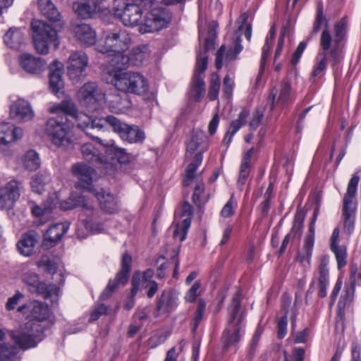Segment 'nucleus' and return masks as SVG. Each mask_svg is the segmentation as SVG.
Wrapping results in <instances>:
<instances>
[{
	"mask_svg": "<svg viewBox=\"0 0 361 361\" xmlns=\"http://www.w3.org/2000/svg\"><path fill=\"white\" fill-rule=\"evenodd\" d=\"M50 111L56 114L63 113L66 116H71L74 120V123L77 127L102 145L105 148L106 154L111 159L116 158L121 164L129 161V156L126 149L116 146L114 140H103L92 134V130H102L104 128V123H106L105 118L92 119L85 114L77 112L75 106L66 102H63L59 105L52 107Z\"/></svg>",
	"mask_w": 361,
	"mask_h": 361,
	"instance_id": "f257e3e1",
	"label": "nucleus"
},
{
	"mask_svg": "<svg viewBox=\"0 0 361 361\" xmlns=\"http://www.w3.org/2000/svg\"><path fill=\"white\" fill-rule=\"evenodd\" d=\"M71 172L78 179L75 186L93 192L99 202L102 209L109 213H114L118 210L117 201L113 195L105 192L103 189L97 192L94 190H92L91 185L95 174L94 169L82 162H78L72 166Z\"/></svg>",
	"mask_w": 361,
	"mask_h": 361,
	"instance_id": "f03ea898",
	"label": "nucleus"
},
{
	"mask_svg": "<svg viewBox=\"0 0 361 361\" xmlns=\"http://www.w3.org/2000/svg\"><path fill=\"white\" fill-rule=\"evenodd\" d=\"M240 303V293L237 291L232 298L231 305L228 307V322L221 339L224 350L236 346L244 333L243 321L245 315Z\"/></svg>",
	"mask_w": 361,
	"mask_h": 361,
	"instance_id": "7ed1b4c3",
	"label": "nucleus"
},
{
	"mask_svg": "<svg viewBox=\"0 0 361 361\" xmlns=\"http://www.w3.org/2000/svg\"><path fill=\"white\" fill-rule=\"evenodd\" d=\"M131 43L130 35L126 30L117 29L106 32L103 40L97 44L96 49L112 57L109 63L116 68L117 61H120V56H123L124 52L128 49Z\"/></svg>",
	"mask_w": 361,
	"mask_h": 361,
	"instance_id": "20e7f679",
	"label": "nucleus"
},
{
	"mask_svg": "<svg viewBox=\"0 0 361 361\" xmlns=\"http://www.w3.org/2000/svg\"><path fill=\"white\" fill-rule=\"evenodd\" d=\"M32 37L35 51L42 55L47 54L49 48L58 49L60 42L57 32L49 24L39 20H33L30 25Z\"/></svg>",
	"mask_w": 361,
	"mask_h": 361,
	"instance_id": "39448f33",
	"label": "nucleus"
},
{
	"mask_svg": "<svg viewBox=\"0 0 361 361\" xmlns=\"http://www.w3.org/2000/svg\"><path fill=\"white\" fill-rule=\"evenodd\" d=\"M67 121L66 117L65 121L63 117H52L48 119L45 127V132L51 142L57 147L66 149L72 148L75 144L73 126Z\"/></svg>",
	"mask_w": 361,
	"mask_h": 361,
	"instance_id": "423d86ee",
	"label": "nucleus"
},
{
	"mask_svg": "<svg viewBox=\"0 0 361 361\" xmlns=\"http://www.w3.org/2000/svg\"><path fill=\"white\" fill-rule=\"evenodd\" d=\"M60 207L63 210H71L78 207H82L87 216V218L84 220L86 228L93 233H99L104 230L103 224L97 222L99 218V212L94 209L92 204L85 196L73 192L68 199L61 202Z\"/></svg>",
	"mask_w": 361,
	"mask_h": 361,
	"instance_id": "0eeeda50",
	"label": "nucleus"
},
{
	"mask_svg": "<svg viewBox=\"0 0 361 361\" xmlns=\"http://www.w3.org/2000/svg\"><path fill=\"white\" fill-rule=\"evenodd\" d=\"M111 82L116 90L128 94H142L148 90L147 80L139 73L123 72L116 73Z\"/></svg>",
	"mask_w": 361,
	"mask_h": 361,
	"instance_id": "6e6552de",
	"label": "nucleus"
},
{
	"mask_svg": "<svg viewBox=\"0 0 361 361\" xmlns=\"http://www.w3.org/2000/svg\"><path fill=\"white\" fill-rule=\"evenodd\" d=\"M11 339L21 348L26 350L35 347L43 339L41 326L32 321L9 331Z\"/></svg>",
	"mask_w": 361,
	"mask_h": 361,
	"instance_id": "1a4fd4ad",
	"label": "nucleus"
},
{
	"mask_svg": "<svg viewBox=\"0 0 361 361\" xmlns=\"http://www.w3.org/2000/svg\"><path fill=\"white\" fill-rule=\"evenodd\" d=\"M359 180L358 175L354 174L348 183L347 192L343 197L342 209L343 227L345 232L348 234H350L354 230L357 211L355 195Z\"/></svg>",
	"mask_w": 361,
	"mask_h": 361,
	"instance_id": "9d476101",
	"label": "nucleus"
},
{
	"mask_svg": "<svg viewBox=\"0 0 361 361\" xmlns=\"http://www.w3.org/2000/svg\"><path fill=\"white\" fill-rule=\"evenodd\" d=\"M77 96L80 104L92 111L99 109L106 99L104 92L95 82H85L78 90Z\"/></svg>",
	"mask_w": 361,
	"mask_h": 361,
	"instance_id": "9b49d317",
	"label": "nucleus"
},
{
	"mask_svg": "<svg viewBox=\"0 0 361 361\" xmlns=\"http://www.w3.org/2000/svg\"><path fill=\"white\" fill-rule=\"evenodd\" d=\"M171 19V15L166 8H154L146 14L139 31L142 34L159 31L167 27Z\"/></svg>",
	"mask_w": 361,
	"mask_h": 361,
	"instance_id": "f8f14e48",
	"label": "nucleus"
},
{
	"mask_svg": "<svg viewBox=\"0 0 361 361\" xmlns=\"http://www.w3.org/2000/svg\"><path fill=\"white\" fill-rule=\"evenodd\" d=\"M80 150L83 159L100 169L104 173L111 175L114 173L115 166L112 161H118L116 158L111 159L108 156L111 161L107 160L100 154L94 145L90 142L82 144Z\"/></svg>",
	"mask_w": 361,
	"mask_h": 361,
	"instance_id": "ddd939ff",
	"label": "nucleus"
},
{
	"mask_svg": "<svg viewBox=\"0 0 361 361\" xmlns=\"http://www.w3.org/2000/svg\"><path fill=\"white\" fill-rule=\"evenodd\" d=\"M105 121L112 127L114 131L125 141L130 143H137L143 142L145 138L144 132L137 126H129L114 116H107Z\"/></svg>",
	"mask_w": 361,
	"mask_h": 361,
	"instance_id": "4468645a",
	"label": "nucleus"
},
{
	"mask_svg": "<svg viewBox=\"0 0 361 361\" xmlns=\"http://www.w3.org/2000/svg\"><path fill=\"white\" fill-rule=\"evenodd\" d=\"M23 281L28 286L30 292L36 293L44 298L58 297L59 295L60 288L56 285L40 282L38 276L35 273H25Z\"/></svg>",
	"mask_w": 361,
	"mask_h": 361,
	"instance_id": "2eb2a0df",
	"label": "nucleus"
},
{
	"mask_svg": "<svg viewBox=\"0 0 361 361\" xmlns=\"http://www.w3.org/2000/svg\"><path fill=\"white\" fill-rule=\"evenodd\" d=\"M208 56L200 51L197 56L196 68L192 83V92L196 101H200L205 93L204 73L207 69Z\"/></svg>",
	"mask_w": 361,
	"mask_h": 361,
	"instance_id": "dca6fc26",
	"label": "nucleus"
},
{
	"mask_svg": "<svg viewBox=\"0 0 361 361\" xmlns=\"http://www.w3.org/2000/svg\"><path fill=\"white\" fill-rule=\"evenodd\" d=\"M131 265L132 257L128 254L125 253L122 257L121 269L114 280H109L106 288L101 294L100 298L102 300L108 299L120 285H124L127 283L131 270Z\"/></svg>",
	"mask_w": 361,
	"mask_h": 361,
	"instance_id": "f3484780",
	"label": "nucleus"
},
{
	"mask_svg": "<svg viewBox=\"0 0 361 361\" xmlns=\"http://www.w3.org/2000/svg\"><path fill=\"white\" fill-rule=\"evenodd\" d=\"M88 65L87 55L82 51L73 52L68 61L67 73L73 82H78L85 76V69Z\"/></svg>",
	"mask_w": 361,
	"mask_h": 361,
	"instance_id": "a211bd4d",
	"label": "nucleus"
},
{
	"mask_svg": "<svg viewBox=\"0 0 361 361\" xmlns=\"http://www.w3.org/2000/svg\"><path fill=\"white\" fill-rule=\"evenodd\" d=\"M149 49L147 44H140L134 47L130 54L120 56V61H117L116 69H126L132 66H140L149 56Z\"/></svg>",
	"mask_w": 361,
	"mask_h": 361,
	"instance_id": "6ab92c4d",
	"label": "nucleus"
},
{
	"mask_svg": "<svg viewBox=\"0 0 361 361\" xmlns=\"http://www.w3.org/2000/svg\"><path fill=\"white\" fill-rule=\"evenodd\" d=\"M21 183L13 179L0 188V209L13 208L19 199Z\"/></svg>",
	"mask_w": 361,
	"mask_h": 361,
	"instance_id": "aec40b11",
	"label": "nucleus"
},
{
	"mask_svg": "<svg viewBox=\"0 0 361 361\" xmlns=\"http://www.w3.org/2000/svg\"><path fill=\"white\" fill-rule=\"evenodd\" d=\"M18 312L22 313L27 319L42 322L49 316V307L39 301H32L20 306Z\"/></svg>",
	"mask_w": 361,
	"mask_h": 361,
	"instance_id": "412c9836",
	"label": "nucleus"
},
{
	"mask_svg": "<svg viewBox=\"0 0 361 361\" xmlns=\"http://www.w3.org/2000/svg\"><path fill=\"white\" fill-rule=\"evenodd\" d=\"M115 15L118 16L125 26L135 27L140 25L142 17V10L137 4H126L123 9H116Z\"/></svg>",
	"mask_w": 361,
	"mask_h": 361,
	"instance_id": "4be33fe9",
	"label": "nucleus"
},
{
	"mask_svg": "<svg viewBox=\"0 0 361 361\" xmlns=\"http://www.w3.org/2000/svg\"><path fill=\"white\" fill-rule=\"evenodd\" d=\"M314 240V231L311 226L310 228V233L304 239L303 245L299 250L296 258V262L301 267L302 273H305L310 267Z\"/></svg>",
	"mask_w": 361,
	"mask_h": 361,
	"instance_id": "5701e85b",
	"label": "nucleus"
},
{
	"mask_svg": "<svg viewBox=\"0 0 361 361\" xmlns=\"http://www.w3.org/2000/svg\"><path fill=\"white\" fill-rule=\"evenodd\" d=\"M10 117L18 122H27L32 119L34 111L29 102L18 99L10 106Z\"/></svg>",
	"mask_w": 361,
	"mask_h": 361,
	"instance_id": "b1692460",
	"label": "nucleus"
},
{
	"mask_svg": "<svg viewBox=\"0 0 361 361\" xmlns=\"http://www.w3.org/2000/svg\"><path fill=\"white\" fill-rule=\"evenodd\" d=\"M20 67L27 73L39 75L42 73L47 66L44 59L34 56L30 54H23L19 57Z\"/></svg>",
	"mask_w": 361,
	"mask_h": 361,
	"instance_id": "393cba45",
	"label": "nucleus"
},
{
	"mask_svg": "<svg viewBox=\"0 0 361 361\" xmlns=\"http://www.w3.org/2000/svg\"><path fill=\"white\" fill-rule=\"evenodd\" d=\"M22 128L16 127L13 124L0 123V147H6L22 138Z\"/></svg>",
	"mask_w": 361,
	"mask_h": 361,
	"instance_id": "a878e982",
	"label": "nucleus"
},
{
	"mask_svg": "<svg viewBox=\"0 0 361 361\" xmlns=\"http://www.w3.org/2000/svg\"><path fill=\"white\" fill-rule=\"evenodd\" d=\"M106 102L112 112L121 114L126 112L131 106V102L128 93L114 92L106 97Z\"/></svg>",
	"mask_w": 361,
	"mask_h": 361,
	"instance_id": "bb28decb",
	"label": "nucleus"
},
{
	"mask_svg": "<svg viewBox=\"0 0 361 361\" xmlns=\"http://www.w3.org/2000/svg\"><path fill=\"white\" fill-rule=\"evenodd\" d=\"M73 33L75 39L84 46L90 47L96 43V32L88 24L82 23L75 25Z\"/></svg>",
	"mask_w": 361,
	"mask_h": 361,
	"instance_id": "cd10ccee",
	"label": "nucleus"
},
{
	"mask_svg": "<svg viewBox=\"0 0 361 361\" xmlns=\"http://www.w3.org/2000/svg\"><path fill=\"white\" fill-rule=\"evenodd\" d=\"M178 295L171 288L165 289L157 298V311L162 313H170L177 306Z\"/></svg>",
	"mask_w": 361,
	"mask_h": 361,
	"instance_id": "c85d7f7f",
	"label": "nucleus"
},
{
	"mask_svg": "<svg viewBox=\"0 0 361 361\" xmlns=\"http://www.w3.org/2000/svg\"><path fill=\"white\" fill-rule=\"evenodd\" d=\"M63 63L58 60H54L49 66V87L55 94H59L63 87Z\"/></svg>",
	"mask_w": 361,
	"mask_h": 361,
	"instance_id": "c756f323",
	"label": "nucleus"
},
{
	"mask_svg": "<svg viewBox=\"0 0 361 361\" xmlns=\"http://www.w3.org/2000/svg\"><path fill=\"white\" fill-rule=\"evenodd\" d=\"M192 207L188 202H185L182 207V216H185L181 224H178L173 231L174 238L183 241L186 238L188 231L191 224Z\"/></svg>",
	"mask_w": 361,
	"mask_h": 361,
	"instance_id": "7c9ffc66",
	"label": "nucleus"
},
{
	"mask_svg": "<svg viewBox=\"0 0 361 361\" xmlns=\"http://www.w3.org/2000/svg\"><path fill=\"white\" fill-rule=\"evenodd\" d=\"M37 243V234L34 231H30L23 234L18 242V250L22 255L30 257L34 253Z\"/></svg>",
	"mask_w": 361,
	"mask_h": 361,
	"instance_id": "2f4dec72",
	"label": "nucleus"
},
{
	"mask_svg": "<svg viewBox=\"0 0 361 361\" xmlns=\"http://www.w3.org/2000/svg\"><path fill=\"white\" fill-rule=\"evenodd\" d=\"M68 229L69 224L68 222L58 223L51 226L44 235V243L46 244L49 243V245L51 247L54 246Z\"/></svg>",
	"mask_w": 361,
	"mask_h": 361,
	"instance_id": "473e14b6",
	"label": "nucleus"
},
{
	"mask_svg": "<svg viewBox=\"0 0 361 361\" xmlns=\"http://www.w3.org/2000/svg\"><path fill=\"white\" fill-rule=\"evenodd\" d=\"M4 41L11 49H19L25 43V36L20 29L11 27L4 35Z\"/></svg>",
	"mask_w": 361,
	"mask_h": 361,
	"instance_id": "72a5a7b5",
	"label": "nucleus"
},
{
	"mask_svg": "<svg viewBox=\"0 0 361 361\" xmlns=\"http://www.w3.org/2000/svg\"><path fill=\"white\" fill-rule=\"evenodd\" d=\"M255 147L250 148L243 156L239 172V178L238 180V185L240 190L245 183L247 178L250 172L251 158L254 154Z\"/></svg>",
	"mask_w": 361,
	"mask_h": 361,
	"instance_id": "f704fd0d",
	"label": "nucleus"
},
{
	"mask_svg": "<svg viewBox=\"0 0 361 361\" xmlns=\"http://www.w3.org/2000/svg\"><path fill=\"white\" fill-rule=\"evenodd\" d=\"M247 116L248 112L243 110L239 114L238 118L231 123L229 129L223 140L224 144L228 145L231 142L233 135L245 125Z\"/></svg>",
	"mask_w": 361,
	"mask_h": 361,
	"instance_id": "c9c22d12",
	"label": "nucleus"
},
{
	"mask_svg": "<svg viewBox=\"0 0 361 361\" xmlns=\"http://www.w3.org/2000/svg\"><path fill=\"white\" fill-rule=\"evenodd\" d=\"M38 7L43 16L49 20L59 21L61 19V14L51 0H38Z\"/></svg>",
	"mask_w": 361,
	"mask_h": 361,
	"instance_id": "e433bc0d",
	"label": "nucleus"
},
{
	"mask_svg": "<svg viewBox=\"0 0 361 361\" xmlns=\"http://www.w3.org/2000/svg\"><path fill=\"white\" fill-rule=\"evenodd\" d=\"M207 140L205 133L200 130H194L191 134V138L187 143L185 156L189 157L198 149L201 145Z\"/></svg>",
	"mask_w": 361,
	"mask_h": 361,
	"instance_id": "4c0bfd02",
	"label": "nucleus"
},
{
	"mask_svg": "<svg viewBox=\"0 0 361 361\" xmlns=\"http://www.w3.org/2000/svg\"><path fill=\"white\" fill-rule=\"evenodd\" d=\"M202 151L203 149H202L200 152L195 154L193 161L188 166L186 169L185 178L183 180V185L185 186L189 185L190 183V180H192L195 178V173L196 172V170L202 162Z\"/></svg>",
	"mask_w": 361,
	"mask_h": 361,
	"instance_id": "58836bf2",
	"label": "nucleus"
},
{
	"mask_svg": "<svg viewBox=\"0 0 361 361\" xmlns=\"http://www.w3.org/2000/svg\"><path fill=\"white\" fill-rule=\"evenodd\" d=\"M23 166L28 171H36L40 166L39 154L34 150L27 152L22 158Z\"/></svg>",
	"mask_w": 361,
	"mask_h": 361,
	"instance_id": "ea45409f",
	"label": "nucleus"
},
{
	"mask_svg": "<svg viewBox=\"0 0 361 361\" xmlns=\"http://www.w3.org/2000/svg\"><path fill=\"white\" fill-rule=\"evenodd\" d=\"M140 283H141V274L139 271L135 272L132 279V289H131V292H130V298L128 300V301L126 302L123 305V307L125 310H130L134 306L133 298L135 296V295L137 294V293L139 290Z\"/></svg>",
	"mask_w": 361,
	"mask_h": 361,
	"instance_id": "a19ab883",
	"label": "nucleus"
},
{
	"mask_svg": "<svg viewBox=\"0 0 361 361\" xmlns=\"http://www.w3.org/2000/svg\"><path fill=\"white\" fill-rule=\"evenodd\" d=\"M206 310V303L205 302L200 299L198 300L197 307L195 313V316L193 317L192 322V331H195L197 329L200 323L203 319V317L204 314V312Z\"/></svg>",
	"mask_w": 361,
	"mask_h": 361,
	"instance_id": "79ce46f5",
	"label": "nucleus"
},
{
	"mask_svg": "<svg viewBox=\"0 0 361 361\" xmlns=\"http://www.w3.org/2000/svg\"><path fill=\"white\" fill-rule=\"evenodd\" d=\"M248 17L247 13H243L238 20V22L240 23L238 27V32L241 34L243 33L247 39L250 41L252 37V27L251 25L247 23Z\"/></svg>",
	"mask_w": 361,
	"mask_h": 361,
	"instance_id": "37998d69",
	"label": "nucleus"
},
{
	"mask_svg": "<svg viewBox=\"0 0 361 361\" xmlns=\"http://www.w3.org/2000/svg\"><path fill=\"white\" fill-rule=\"evenodd\" d=\"M18 353L17 348L8 343L0 344V361H7Z\"/></svg>",
	"mask_w": 361,
	"mask_h": 361,
	"instance_id": "c03bdc74",
	"label": "nucleus"
},
{
	"mask_svg": "<svg viewBox=\"0 0 361 361\" xmlns=\"http://www.w3.org/2000/svg\"><path fill=\"white\" fill-rule=\"evenodd\" d=\"M220 88V78L216 73H213L211 77L208 97L210 100L214 101L218 98Z\"/></svg>",
	"mask_w": 361,
	"mask_h": 361,
	"instance_id": "a18cd8bd",
	"label": "nucleus"
},
{
	"mask_svg": "<svg viewBox=\"0 0 361 361\" xmlns=\"http://www.w3.org/2000/svg\"><path fill=\"white\" fill-rule=\"evenodd\" d=\"M328 261L323 258L321 260L318 268L319 276L317 279L318 284H329V269L327 268Z\"/></svg>",
	"mask_w": 361,
	"mask_h": 361,
	"instance_id": "49530a36",
	"label": "nucleus"
},
{
	"mask_svg": "<svg viewBox=\"0 0 361 361\" xmlns=\"http://www.w3.org/2000/svg\"><path fill=\"white\" fill-rule=\"evenodd\" d=\"M46 182V177L40 173L35 175L30 182V185L33 192L41 194L44 190V186Z\"/></svg>",
	"mask_w": 361,
	"mask_h": 361,
	"instance_id": "de8ad7c7",
	"label": "nucleus"
},
{
	"mask_svg": "<svg viewBox=\"0 0 361 361\" xmlns=\"http://www.w3.org/2000/svg\"><path fill=\"white\" fill-rule=\"evenodd\" d=\"M332 252L335 254L338 263V268L341 269L346 263V250L345 248L339 247L338 245L331 247Z\"/></svg>",
	"mask_w": 361,
	"mask_h": 361,
	"instance_id": "09e8293b",
	"label": "nucleus"
},
{
	"mask_svg": "<svg viewBox=\"0 0 361 361\" xmlns=\"http://www.w3.org/2000/svg\"><path fill=\"white\" fill-rule=\"evenodd\" d=\"M291 27H292V19H291V17L289 16L288 18V19L286 20V21L283 25L281 36H280L279 43H278V47L276 51V55H278L279 54L281 45L283 44V37L285 36L289 35Z\"/></svg>",
	"mask_w": 361,
	"mask_h": 361,
	"instance_id": "8fccbe9b",
	"label": "nucleus"
},
{
	"mask_svg": "<svg viewBox=\"0 0 361 361\" xmlns=\"http://www.w3.org/2000/svg\"><path fill=\"white\" fill-rule=\"evenodd\" d=\"M322 56L321 59L318 61V63L315 65L313 71L312 73V76L314 78H316L320 75L321 73H322L327 65V54L326 52L324 51L322 54H319Z\"/></svg>",
	"mask_w": 361,
	"mask_h": 361,
	"instance_id": "3c124183",
	"label": "nucleus"
},
{
	"mask_svg": "<svg viewBox=\"0 0 361 361\" xmlns=\"http://www.w3.org/2000/svg\"><path fill=\"white\" fill-rule=\"evenodd\" d=\"M201 287V283L200 281H196L189 290L186 293L185 299L186 301L192 302L200 295V288Z\"/></svg>",
	"mask_w": 361,
	"mask_h": 361,
	"instance_id": "603ef678",
	"label": "nucleus"
},
{
	"mask_svg": "<svg viewBox=\"0 0 361 361\" xmlns=\"http://www.w3.org/2000/svg\"><path fill=\"white\" fill-rule=\"evenodd\" d=\"M243 50V46L241 44V39L239 35L236 37L235 41V47L234 49H229L226 55V60H232L234 59L236 56Z\"/></svg>",
	"mask_w": 361,
	"mask_h": 361,
	"instance_id": "864d4df0",
	"label": "nucleus"
},
{
	"mask_svg": "<svg viewBox=\"0 0 361 361\" xmlns=\"http://www.w3.org/2000/svg\"><path fill=\"white\" fill-rule=\"evenodd\" d=\"M263 117L264 113L259 109H257L253 112L252 118L249 123V126L251 130H255L259 127L262 123Z\"/></svg>",
	"mask_w": 361,
	"mask_h": 361,
	"instance_id": "5fc2aeb1",
	"label": "nucleus"
},
{
	"mask_svg": "<svg viewBox=\"0 0 361 361\" xmlns=\"http://www.w3.org/2000/svg\"><path fill=\"white\" fill-rule=\"evenodd\" d=\"M24 298V295L20 291H17L16 294L9 298L6 303L5 307L6 310L11 311L16 308L20 300Z\"/></svg>",
	"mask_w": 361,
	"mask_h": 361,
	"instance_id": "6e6d98bb",
	"label": "nucleus"
},
{
	"mask_svg": "<svg viewBox=\"0 0 361 361\" xmlns=\"http://www.w3.org/2000/svg\"><path fill=\"white\" fill-rule=\"evenodd\" d=\"M345 23L342 20L336 24L334 30H335V42L338 43L341 42L345 35Z\"/></svg>",
	"mask_w": 361,
	"mask_h": 361,
	"instance_id": "4d7b16f0",
	"label": "nucleus"
},
{
	"mask_svg": "<svg viewBox=\"0 0 361 361\" xmlns=\"http://www.w3.org/2000/svg\"><path fill=\"white\" fill-rule=\"evenodd\" d=\"M108 307L104 305V304L99 305L92 312L90 322H94L97 320L102 315L108 314Z\"/></svg>",
	"mask_w": 361,
	"mask_h": 361,
	"instance_id": "13d9d810",
	"label": "nucleus"
},
{
	"mask_svg": "<svg viewBox=\"0 0 361 361\" xmlns=\"http://www.w3.org/2000/svg\"><path fill=\"white\" fill-rule=\"evenodd\" d=\"M332 42L331 36L329 33V32L327 30H324L322 32L321 39H320V44L324 49V51L326 52V51L329 50L331 47Z\"/></svg>",
	"mask_w": 361,
	"mask_h": 361,
	"instance_id": "bf43d9fd",
	"label": "nucleus"
},
{
	"mask_svg": "<svg viewBox=\"0 0 361 361\" xmlns=\"http://www.w3.org/2000/svg\"><path fill=\"white\" fill-rule=\"evenodd\" d=\"M291 92V85L290 82H284L282 85L279 101L285 103L288 101Z\"/></svg>",
	"mask_w": 361,
	"mask_h": 361,
	"instance_id": "052dcab7",
	"label": "nucleus"
},
{
	"mask_svg": "<svg viewBox=\"0 0 361 361\" xmlns=\"http://www.w3.org/2000/svg\"><path fill=\"white\" fill-rule=\"evenodd\" d=\"M287 324L288 319L287 315H283L277 324L278 326V337L283 338L287 333Z\"/></svg>",
	"mask_w": 361,
	"mask_h": 361,
	"instance_id": "680f3d73",
	"label": "nucleus"
},
{
	"mask_svg": "<svg viewBox=\"0 0 361 361\" xmlns=\"http://www.w3.org/2000/svg\"><path fill=\"white\" fill-rule=\"evenodd\" d=\"M326 18L323 16L322 10H319L314 23L313 32H317L323 25H326Z\"/></svg>",
	"mask_w": 361,
	"mask_h": 361,
	"instance_id": "e2e57ef3",
	"label": "nucleus"
},
{
	"mask_svg": "<svg viewBox=\"0 0 361 361\" xmlns=\"http://www.w3.org/2000/svg\"><path fill=\"white\" fill-rule=\"evenodd\" d=\"M223 86H224V93L226 94V96L227 97H230L231 95L232 94V92H233V82L229 78L228 75H226L224 78Z\"/></svg>",
	"mask_w": 361,
	"mask_h": 361,
	"instance_id": "0e129e2a",
	"label": "nucleus"
},
{
	"mask_svg": "<svg viewBox=\"0 0 361 361\" xmlns=\"http://www.w3.org/2000/svg\"><path fill=\"white\" fill-rule=\"evenodd\" d=\"M234 214L233 197H231L221 209V214L223 217L227 218Z\"/></svg>",
	"mask_w": 361,
	"mask_h": 361,
	"instance_id": "69168bd1",
	"label": "nucleus"
},
{
	"mask_svg": "<svg viewBox=\"0 0 361 361\" xmlns=\"http://www.w3.org/2000/svg\"><path fill=\"white\" fill-rule=\"evenodd\" d=\"M226 52V47L221 45L216 54L215 66L217 69L222 68L224 64V56Z\"/></svg>",
	"mask_w": 361,
	"mask_h": 361,
	"instance_id": "338daca9",
	"label": "nucleus"
},
{
	"mask_svg": "<svg viewBox=\"0 0 361 361\" xmlns=\"http://www.w3.org/2000/svg\"><path fill=\"white\" fill-rule=\"evenodd\" d=\"M204 185L202 182L198 183L194 190L192 200L195 204H197L200 202V196L202 193L204 192Z\"/></svg>",
	"mask_w": 361,
	"mask_h": 361,
	"instance_id": "774afa93",
	"label": "nucleus"
}]
</instances>
